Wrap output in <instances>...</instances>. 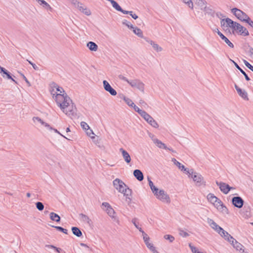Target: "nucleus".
Masks as SVG:
<instances>
[{"mask_svg": "<svg viewBox=\"0 0 253 253\" xmlns=\"http://www.w3.org/2000/svg\"><path fill=\"white\" fill-rule=\"evenodd\" d=\"M225 22L227 26L230 27L233 30V33L234 32L236 33L243 36H248L249 35V32L247 28L241 25L240 24L235 22L229 18L225 19Z\"/></svg>", "mask_w": 253, "mask_h": 253, "instance_id": "1", "label": "nucleus"}, {"mask_svg": "<svg viewBox=\"0 0 253 253\" xmlns=\"http://www.w3.org/2000/svg\"><path fill=\"white\" fill-rule=\"evenodd\" d=\"M55 99L58 106L63 112H65V108L70 107V104L72 103V100L66 93L56 94L55 96Z\"/></svg>", "mask_w": 253, "mask_h": 253, "instance_id": "2", "label": "nucleus"}, {"mask_svg": "<svg viewBox=\"0 0 253 253\" xmlns=\"http://www.w3.org/2000/svg\"><path fill=\"white\" fill-rule=\"evenodd\" d=\"M231 12L240 20L246 22L247 20L250 18L248 15L237 8H233L231 9Z\"/></svg>", "mask_w": 253, "mask_h": 253, "instance_id": "3", "label": "nucleus"}, {"mask_svg": "<svg viewBox=\"0 0 253 253\" xmlns=\"http://www.w3.org/2000/svg\"><path fill=\"white\" fill-rule=\"evenodd\" d=\"M154 195L163 202L167 203H169L170 202L169 196L164 190H160L158 191V193L155 194Z\"/></svg>", "mask_w": 253, "mask_h": 253, "instance_id": "4", "label": "nucleus"}, {"mask_svg": "<svg viewBox=\"0 0 253 253\" xmlns=\"http://www.w3.org/2000/svg\"><path fill=\"white\" fill-rule=\"evenodd\" d=\"M216 184L219 186L221 191L225 194H227L231 189H234L235 188L230 186L228 184L223 182L216 181Z\"/></svg>", "mask_w": 253, "mask_h": 253, "instance_id": "5", "label": "nucleus"}, {"mask_svg": "<svg viewBox=\"0 0 253 253\" xmlns=\"http://www.w3.org/2000/svg\"><path fill=\"white\" fill-rule=\"evenodd\" d=\"M129 84L132 87H136L141 92H144V84L139 80L135 79L130 81Z\"/></svg>", "mask_w": 253, "mask_h": 253, "instance_id": "6", "label": "nucleus"}, {"mask_svg": "<svg viewBox=\"0 0 253 253\" xmlns=\"http://www.w3.org/2000/svg\"><path fill=\"white\" fill-rule=\"evenodd\" d=\"M191 177L196 182L198 186H201L202 184L206 185V182L204 181L203 176L200 173L194 172Z\"/></svg>", "mask_w": 253, "mask_h": 253, "instance_id": "7", "label": "nucleus"}, {"mask_svg": "<svg viewBox=\"0 0 253 253\" xmlns=\"http://www.w3.org/2000/svg\"><path fill=\"white\" fill-rule=\"evenodd\" d=\"M113 183L114 187L120 193L123 192V189L126 185L122 180L119 178L115 179Z\"/></svg>", "mask_w": 253, "mask_h": 253, "instance_id": "8", "label": "nucleus"}, {"mask_svg": "<svg viewBox=\"0 0 253 253\" xmlns=\"http://www.w3.org/2000/svg\"><path fill=\"white\" fill-rule=\"evenodd\" d=\"M124 194V196L126 197V202L129 204L131 201L132 198V190L129 189L127 185L123 189V192H121Z\"/></svg>", "mask_w": 253, "mask_h": 253, "instance_id": "9", "label": "nucleus"}, {"mask_svg": "<svg viewBox=\"0 0 253 253\" xmlns=\"http://www.w3.org/2000/svg\"><path fill=\"white\" fill-rule=\"evenodd\" d=\"M232 203L235 207L240 209L243 206L244 201L241 197L236 196L232 198Z\"/></svg>", "mask_w": 253, "mask_h": 253, "instance_id": "10", "label": "nucleus"}, {"mask_svg": "<svg viewBox=\"0 0 253 253\" xmlns=\"http://www.w3.org/2000/svg\"><path fill=\"white\" fill-rule=\"evenodd\" d=\"M103 84L104 89L110 93L113 96L117 95V92L110 84L106 80L103 81Z\"/></svg>", "mask_w": 253, "mask_h": 253, "instance_id": "11", "label": "nucleus"}, {"mask_svg": "<svg viewBox=\"0 0 253 253\" xmlns=\"http://www.w3.org/2000/svg\"><path fill=\"white\" fill-rule=\"evenodd\" d=\"M193 2L200 6H203L207 3L205 0H189L187 1H185V3L187 4L190 8L193 9Z\"/></svg>", "mask_w": 253, "mask_h": 253, "instance_id": "12", "label": "nucleus"}, {"mask_svg": "<svg viewBox=\"0 0 253 253\" xmlns=\"http://www.w3.org/2000/svg\"><path fill=\"white\" fill-rule=\"evenodd\" d=\"M143 235V240L144 242L147 246V247L153 253H159L156 250L155 247L153 246V245L149 242V237L148 235L145 233Z\"/></svg>", "mask_w": 253, "mask_h": 253, "instance_id": "13", "label": "nucleus"}, {"mask_svg": "<svg viewBox=\"0 0 253 253\" xmlns=\"http://www.w3.org/2000/svg\"><path fill=\"white\" fill-rule=\"evenodd\" d=\"M76 112L77 109L76 106L74 105V103L72 101V103L70 104V107L65 108L64 113L69 116H74L76 114Z\"/></svg>", "mask_w": 253, "mask_h": 253, "instance_id": "14", "label": "nucleus"}, {"mask_svg": "<svg viewBox=\"0 0 253 253\" xmlns=\"http://www.w3.org/2000/svg\"><path fill=\"white\" fill-rule=\"evenodd\" d=\"M0 73L1 74L2 76L4 78H6L7 79L11 80L14 82L15 84H17V82L14 80L11 75V74L4 68L0 66Z\"/></svg>", "mask_w": 253, "mask_h": 253, "instance_id": "15", "label": "nucleus"}, {"mask_svg": "<svg viewBox=\"0 0 253 253\" xmlns=\"http://www.w3.org/2000/svg\"><path fill=\"white\" fill-rule=\"evenodd\" d=\"M102 206H104L106 209V211L107 212L108 214L113 218L114 217V214L115 213V212L114 210V209L111 207L110 205L107 202H103L102 204Z\"/></svg>", "mask_w": 253, "mask_h": 253, "instance_id": "16", "label": "nucleus"}, {"mask_svg": "<svg viewBox=\"0 0 253 253\" xmlns=\"http://www.w3.org/2000/svg\"><path fill=\"white\" fill-rule=\"evenodd\" d=\"M217 30V34L220 38L225 42L231 48L234 47V44L226 37L218 29Z\"/></svg>", "mask_w": 253, "mask_h": 253, "instance_id": "17", "label": "nucleus"}, {"mask_svg": "<svg viewBox=\"0 0 253 253\" xmlns=\"http://www.w3.org/2000/svg\"><path fill=\"white\" fill-rule=\"evenodd\" d=\"M120 151L122 153L125 161L129 164L131 162V157L128 153L122 148L120 149Z\"/></svg>", "mask_w": 253, "mask_h": 253, "instance_id": "18", "label": "nucleus"}, {"mask_svg": "<svg viewBox=\"0 0 253 253\" xmlns=\"http://www.w3.org/2000/svg\"><path fill=\"white\" fill-rule=\"evenodd\" d=\"M153 142L156 145L157 147H158L160 148L164 149L165 150H171V149L170 148H169L167 147L165 144L163 143L161 141L159 140L157 138H154L152 139Z\"/></svg>", "mask_w": 253, "mask_h": 253, "instance_id": "19", "label": "nucleus"}, {"mask_svg": "<svg viewBox=\"0 0 253 253\" xmlns=\"http://www.w3.org/2000/svg\"><path fill=\"white\" fill-rule=\"evenodd\" d=\"M144 39L147 42L149 43L152 46L154 49L156 51L160 52L162 50V48L160 47L158 44L155 43V42H153V41L149 40L148 38L146 37L144 38Z\"/></svg>", "mask_w": 253, "mask_h": 253, "instance_id": "20", "label": "nucleus"}, {"mask_svg": "<svg viewBox=\"0 0 253 253\" xmlns=\"http://www.w3.org/2000/svg\"><path fill=\"white\" fill-rule=\"evenodd\" d=\"M134 177L139 181H141L144 179V175L142 172L139 169H135L133 171Z\"/></svg>", "mask_w": 253, "mask_h": 253, "instance_id": "21", "label": "nucleus"}, {"mask_svg": "<svg viewBox=\"0 0 253 253\" xmlns=\"http://www.w3.org/2000/svg\"><path fill=\"white\" fill-rule=\"evenodd\" d=\"M145 121L152 126L155 128H158L159 127L158 123L150 115Z\"/></svg>", "mask_w": 253, "mask_h": 253, "instance_id": "22", "label": "nucleus"}, {"mask_svg": "<svg viewBox=\"0 0 253 253\" xmlns=\"http://www.w3.org/2000/svg\"><path fill=\"white\" fill-rule=\"evenodd\" d=\"M73 234L78 237L83 236V233L80 229L77 227H72L71 228Z\"/></svg>", "mask_w": 253, "mask_h": 253, "instance_id": "23", "label": "nucleus"}, {"mask_svg": "<svg viewBox=\"0 0 253 253\" xmlns=\"http://www.w3.org/2000/svg\"><path fill=\"white\" fill-rule=\"evenodd\" d=\"M203 11L205 12L206 14H207L209 15H211L212 17H214L215 15V11L212 9L211 7L209 6H205L203 9Z\"/></svg>", "mask_w": 253, "mask_h": 253, "instance_id": "24", "label": "nucleus"}, {"mask_svg": "<svg viewBox=\"0 0 253 253\" xmlns=\"http://www.w3.org/2000/svg\"><path fill=\"white\" fill-rule=\"evenodd\" d=\"M37 2L41 5H42L46 10L52 11V8L50 5L44 0H38Z\"/></svg>", "mask_w": 253, "mask_h": 253, "instance_id": "25", "label": "nucleus"}, {"mask_svg": "<svg viewBox=\"0 0 253 253\" xmlns=\"http://www.w3.org/2000/svg\"><path fill=\"white\" fill-rule=\"evenodd\" d=\"M50 218L51 220L55 221L56 222H59L61 220L60 216L57 213L51 212L50 213Z\"/></svg>", "mask_w": 253, "mask_h": 253, "instance_id": "26", "label": "nucleus"}, {"mask_svg": "<svg viewBox=\"0 0 253 253\" xmlns=\"http://www.w3.org/2000/svg\"><path fill=\"white\" fill-rule=\"evenodd\" d=\"M237 93L243 99L245 100H249L248 93L245 90H242L241 88L240 90H238Z\"/></svg>", "mask_w": 253, "mask_h": 253, "instance_id": "27", "label": "nucleus"}, {"mask_svg": "<svg viewBox=\"0 0 253 253\" xmlns=\"http://www.w3.org/2000/svg\"><path fill=\"white\" fill-rule=\"evenodd\" d=\"M78 8L80 11L87 16H89L91 14L90 10L87 8L86 7H84L83 6V5H78Z\"/></svg>", "mask_w": 253, "mask_h": 253, "instance_id": "28", "label": "nucleus"}, {"mask_svg": "<svg viewBox=\"0 0 253 253\" xmlns=\"http://www.w3.org/2000/svg\"><path fill=\"white\" fill-rule=\"evenodd\" d=\"M232 246L237 250L241 252H244V250L243 249L244 248V246L238 242L236 240H235V242L232 244Z\"/></svg>", "mask_w": 253, "mask_h": 253, "instance_id": "29", "label": "nucleus"}, {"mask_svg": "<svg viewBox=\"0 0 253 253\" xmlns=\"http://www.w3.org/2000/svg\"><path fill=\"white\" fill-rule=\"evenodd\" d=\"M148 181L149 186L154 194H156V193H158V191H159L158 188L155 186V185L153 184V182L151 181L150 178H149V177H148Z\"/></svg>", "mask_w": 253, "mask_h": 253, "instance_id": "30", "label": "nucleus"}, {"mask_svg": "<svg viewBox=\"0 0 253 253\" xmlns=\"http://www.w3.org/2000/svg\"><path fill=\"white\" fill-rule=\"evenodd\" d=\"M87 46L91 51H95L97 50L98 45L93 42H89L87 43Z\"/></svg>", "mask_w": 253, "mask_h": 253, "instance_id": "31", "label": "nucleus"}, {"mask_svg": "<svg viewBox=\"0 0 253 253\" xmlns=\"http://www.w3.org/2000/svg\"><path fill=\"white\" fill-rule=\"evenodd\" d=\"M132 29H133V33L138 37L144 38L142 31L140 29L137 27H133V28H132Z\"/></svg>", "mask_w": 253, "mask_h": 253, "instance_id": "32", "label": "nucleus"}, {"mask_svg": "<svg viewBox=\"0 0 253 253\" xmlns=\"http://www.w3.org/2000/svg\"><path fill=\"white\" fill-rule=\"evenodd\" d=\"M234 65L236 67V68L238 69L241 72V73L244 75L245 79L247 81H249L251 80L248 75L242 68H240V67L238 65V64L237 63H234Z\"/></svg>", "mask_w": 253, "mask_h": 253, "instance_id": "33", "label": "nucleus"}, {"mask_svg": "<svg viewBox=\"0 0 253 253\" xmlns=\"http://www.w3.org/2000/svg\"><path fill=\"white\" fill-rule=\"evenodd\" d=\"M207 199L208 201L212 204H213V203L215 202L216 201L218 200V198L211 193H210L208 195Z\"/></svg>", "mask_w": 253, "mask_h": 253, "instance_id": "34", "label": "nucleus"}, {"mask_svg": "<svg viewBox=\"0 0 253 253\" xmlns=\"http://www.w3.org/2000/svg\"><path fill=\"white\" fill-rule=\"evenodd\" d=\"M79 216L81 219L87 223L88 224H90L91 220L89 219V218L86 215L83 214V213H80L79 214Z\"/></svg>", "mask_w": 253, "mask_h": 253, "instance_id": "35", "label": "nucleus"}, {"mask_svg": "<svg viewBox=\"0 0 253 253\" xmlns=\"http://www.w3.org/2000/svg\"><path fill=\"white\" fill-rule=\"evenodd\" d=\"M137 219L136 218H134L132 219V223L134 224V225L135 226V227L138 229L139 230V231L140 232H141L142 234H144L145 233L144 232V231L142 229V228L141 227H139L138 226V223L137 222Z\"/></svg>", "mask_w": 253, "mask_h": 253, "instance_id": "36", "label": "nucleus"}, {"mask_svg": "<svg viewBox=\"0 0 253 253\" xmlns=\"http://www.w3.org/2000/svg\"><path fill=\"white\" fill-rule=\"evenodd\" d=\"M172 161L174 162L175 165L177 166L181 170H185V167L182 165L180 162L176 161L175 159L173 158Z\"/></svg>", "mask_w": 253, "mask_h": 253, "instance_id": "37", "label": "nucleus"}, {"mask_svg": "<svg viewBox=\"0 0 253 253\" xmlns=\"http://www.w3.org/2000/svg\"><path fill=\"white\" fill-rule=\"evenodd\" d=\"M208 223L210 224V226L214 230L216 229L218 225H217L212 219H209Z\"/></svg>", "mask_w": 253, "mask_h": 253, "instance_id": "38", "label": "nucleus"}, {"mask_svg": "<svg viewBox=\"0 0 253 253\" xmlns=\"http://www.w3.org/2000/svg\"><path fill=\"white\" fill-rule=\"evenodd\" d=\"M51 227L55 228L59 231L64 233L65 234H68V230L66 229L58 226L52 225Z\"/></svg>", "mask_w": 253, "mask_h": 253, "instance_id": "39", "label": "nucleus"}, {"mask_svg": "<svg viewBox=\"0 0 253 253\" xmlns=\"http://www.w3.org/2000/svg\"><path fill=\"white\" fill-rule=\"evenodd\" d=\"M36 206L37 209L40 211H42L44 209V205L43 203L41 202H37L36 203Z\"/></svg>", "mask_w": 253, "mask_h": 253, "instance_id": "40", "label": "nucleus"}, {"mask_svg": "<svg viewBox=\"0 0 253 253\" xmlns=\"http://www.w3.org/2000/svg\"><path fill=\"white\" fill-rule=\"evenodd\" d=\"M124 101L126 102V103L129 106L132 107L134 105L133 102L129 98L126 97L125 96H124L123 98Z\"/></svg>", "mask_w": 253, "mask_h": 253, "instance_id": "41", "label": "nucleus"}, {"mask_svg": "<svg viewBox=\"0 0 253 253\" xmlns=\"http://www.w3.org/2000/svg\"><path fill=\"white\" fill-rule=\"evenodd\" d=\"M218 210L221 211L223 213H226V214L228 213V209L226 208V206L223 205V204H222L221 205V206L219 208V209Z\"/></svg>", "mask_w": 253, "mask_h": 253, "instance_id": "42", "label": "nucleus"}, {"mask_svg": "<svg viewBox=\"0 0 253 253\" xmlns=\"http://www.w3.org/2000/svg\"><path fill=\"white\" fill-rule=\"evenodd\" d=\"M122 23L123 25L127 26L130 29H132V28H133V25L126 20H124L122 22Z\"/></svg>", "mask_w": 253, "mask_h": 253, "instance_id": "43", "label": "nucleus"}, {"mask_svg": "<svg viewBox=\"0 0 253 253\" xmlns=\"http://www.w3.org/2000/svg\"><path fill=\"white\" fill-rule=\"evenodd\" d=\"M214 206L217 208V210L219 209V208L221 206V205L223 204L221 201L218 198V200L216 201L215 202L213 203V204Z\"/></svg>", "mask_w": 253, "mask_h": 253, "instance_id": "44", "label": "nucleus"}, {"mask_svg": "<svg viewBox=\"0 0 253 253\" xmlns=\"http://www.w3.org/2000/svg\"><path fill=\"white\" fill-rule=\"evenodd\" d=\"M139 115L146 120L150 115L144 110H143L141 112L139 113Z\"/></svg>", "mask_w": 253, "mask_h": 253, "instance_id": "45", "label": "nucleus"}, {"mask_svg": "<svg viewBox=\"0 0 253 253\" xmlns=\"http://www.w3.org/2000/svg\"><path fill=\"white\" fill-rule=\"evenodd\" d=\"M178 230H179V235L181 236H182L183 237H187L189 236V234L187 232L184 231L182 229H179Z\"/></svg>", "mask_w": 253, "mask_h": 253, "instance_id": "46", "label": "nucleus"}, {"mask_svg": "<svg viewBox=\"0 0 253 253\" xmlns=\"http://www.w3.org/2000/svg\"><path fill=\"white\" fill-rule=\"evenodd\" d=\"M189 247L191 250V251L193 253H202L203 252L199 251L198 249L193 246L191 245V244H189Z\"/></svg>", "mask_w": 253, "mask_h": 253, "instance_id": "47", "label": "nucleus"}, {"mask_svg": "<svg viewBox=\"0 0 253 253\" xmlns=\"http://www.w3.org/2000/svg\"><path fill=\"white\" fill-rule=\"evenodd\" d=\"M164 238L166 240H169L170 243L172 242L174 240V237L170 235H165L164 236Z\"/></svg>", "mask_w": 253, "mask_h": 253, "instance_id": "48", "label": "nucleus"}, {"mask_svg": "<svg viewBox=\"0 0 253 253\" xmlns=\"http://www.w3.org/2000/svg\"><path fill=\"white\" fill-rule=\"evenodd\" d=\"M81 126L83 129L88 130L89 128V126L84 122H82L81 123Z\"/></svg>", "mask_w": 253, "mask_h": 253, "instance_id": "49", "label": "nucleus"}, {"mask_svg": "<svg viewBox=\"0 0 253 253\" xmlns=\"http://www.w3.org/2000/svg\"><path fill=\"white\" fill-rule=\"evenodd\" d=\"M243 62L247 67H248L249 69H250L253 72V66L249 62H248L246 60H244Z\"/></svg>", "mask_w": 253, "mask_h": 253, "instance_id": "50", "label": "nucleus"}, {"mask_svg": "<svg viewBox=\"0 0 253 253\" xmlns=\"http://www.w3.org/2000/svg\"><path fill=\"white\" fill-rule=\"evenodd\" d=\"M45 247L49 248V249H53L55 250L58 253H59L60 250H61L60 248H58L54 246L53 245H45Z\"/></svg>", "mask_w": 253, "mask_h": 253, "instance_id": "51", "label": "nucleus"}, {"mask_svg": "<svg viewBox=\"0 0 253 253\" xmlns=\"http://www.w3.org/2000/svg\"><path fill=\"white\" fill-rule=\"evenodd\" d=\"M54 87L56 88V90L57 91H59L60 93H61L63 92H64V89H63L62 87H60L59 86H58L57 84H54V85L53 86Z\"/></svg>", "mask_w": 253, "mask_h": 253, "instance_id": "52", "label": "nucleus"}, {"mask_svg": "<svg viewBox=\"0 0 253 253\" xmlns=\"http://www.w3.org/2000/svg\"><path fill=\"white\" fill-rule=\"evenodd\" d=\"M228 238H227V240L228 242L231 243L232 245L235 241V239L231 235H228Z\"/></svg>", "mask_w": 253, "mask_h": 253, "instance_id": "53", "label": "nucleus"}, {"mask_svg": "<svg viewBox=\"0 0 253 253\" xmlns=\"http://www.w3.org/2000/svg\"><path fill=\"white\" fill-rule=\"evenodd\" d=\"M185 170H183L186 173L188 174L189 177H190L192 175H193V173L194 172L193 170V169H191L189 170L188 169L185 168Z\"/></svg>", "mask_w": 253, "mask_h": 253, "instance_id": "54", "label": "nucleus"}, {"mask_svg": "<svg viewBox=\"0 0 253 253\" xmlns=\"http://www.w3.org/2000/svg\"><path fill=\"white\" fill-rule=\"evenodd\" d=\"M71 2L75 6H77V7L79 5H83V3L79 2L78 0H70Z\"/></svg>", "mask_w": 253, "mask_h": 253, "instance_id": "55", "label": "nucleus"}, {"mask_svg": "<svg viewBox=\"0 0 253 253\" xmlns=\"http://www.w3.org/2000/svg\"><path fill=\"white\" fill-rule=\"evenodd\" d=\"M118 78L120 80H121L122 81H125L127 82L128 84L130 81H129L126 77H124L122 75H120L118 76Z\"/></svg>", "mask_w": 253, "mask_h": 253, "instance_id": "56", "label": "nucleus"}, {"mask_svg": "<svg viewBox=\"0 0 253 253\" xmlns=\"http://www.w3.org/2000/svg\"><path fill=\"white\" fill-rule=\"evenodd\" d=\"M215 231L217 232H218L220 235H222V232H224V230L222 227L218 225Z\"/></svg>", "mask_w": 253, "mask_h": 253, "instance_id": "57", "label": "nucleus"}, {"mask_svg": "<svg viewBox=\"0 0 253 253\" xmlns=\"http://www.w3.org/2000/svg\"><path fill=\"white\" fill-rule=\"evenodd\" d=\"M132 107H133L135 111L137 112L139 114V113L143 111V110L139 109V108L136 106L134 104Z\"/></svg>", "mask_w": 253, "mask_h": 253, "instance_id": "58", "label": "nucleus"}, {"mask_svg": "<svg viewBox=\"0 0 253 253\" xmlns=\"http://www.w3.org/2000/svg\"><path fill=\"white\" fill-rule=\"evenodd\" d=\"M222 235H221L222 237H223L226 240H227V238H228V235H230L227 231H225L222 232Z\"/></svg>", "mask_w": 253, "mask_h": 253, "instance_id": "59", "label": "nucleus"}, {"mask_svg": "<svg viewBox=\"0 0 253 253\" xmlns=\"http://www.w3.org/2000/svg\"><path fill=\"white\" fill-rule=\"evenodd\" d=\"M246 23H248L251 27L253 28V21H252L250 18L248 19V20H247Z\"/></svg>", "mask_w": 253, "mask_h": 253, "instance_id": "60", "label": "nucleus"}, {"mask_svg": "<svg viewBox=\"0 0 253 253\" xmlns=\"http://www.w3.org/2000/svg\"><path fill=\"white\" fill-rule=\"evenodd\" d=\"M33 120L35 122L36 121H38V122H40V123H41V122L42 121L40 118H39L38 117H34L33 118Z\"/></svg>", "mask_w": 253, "mask_h": 253, "instance_id": "61", "label": "nucleus"}, {"mask_svg": "<svg viewBox=\"0 0 253 253\" xmlns=\"http://www.w3.org/2000/svg\"><path fill=\"white\" fill-rule=\"evenodd\" d=\"M216 16L218 17V18H220L221 17H224L225 16L224 15V14H223L222 13H221L220 12H217L216 13H215Z\"/></svg>", "mask_w": 253, "mask_h": 253, "instance_id": "62", "label": "nucleus"}, {"mask_svg": "<svg viewBox=\"0 0 253 253\" xmlns=\"http://www.w3.org/2000/svg\"><path fill=\"white\" fill-rule=\"evenodd\" d=\"M22 76L23 78V79L25 81V82H26V83L29 86H31V84L29 82V81L28 80V79L26 78V77L23 75V74H22Z\"/></svg>", "mask_w": 253, "mask_h": 253, "instance_id": "63", "label": "nucleus"}, {"mask_svg": "<svg viewBox=\"0 0 253 253\" xmlns=\"http://www.w3.org/2000/svg\"><path fill=\"white\" fill-rule=\"evenodd\" d=\"M86 130V133L87 134V135L92 137V136H91V134H94L93 131L91 129H90V128H89L88 130Z\"/></svg>", "mask_w": 253, "mask_h": 253, "instance_id": "64", "label": "nucleus"}]
</instances>
